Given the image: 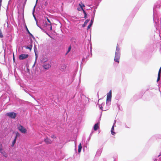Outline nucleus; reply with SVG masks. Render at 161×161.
<instances>
[{"label": "nucleus", "instance_id": "4", "mask_svg": "<svg viewBox=\"0 0 161 161\" xmlns=\"http://www.w3.org/2000/svg\"><path fill=\"white\" fill-rule=\"evenodd\" d=\"M120 53H115V56L114 58V60L116 62L119 63L120 58Z\"/></svg>", "mask_w": 161, "mask_h": 161}, {"label": "nucleus", "instance_id": "22", "mask_svg": "<svg viewBox=\"0 0 161 161\" xmlns=\"http://www.w3.org/2000/svg\"><path fill=\"white\" fill-rule=\"evenodd\" d=\"M50 137L51 138H53V139H57V137L54 134H53V135H52Z\"/></svg>", "mask_w": 161, "mask_h": 161}, {"label": "nucleus", "instance_id": "27", "mask_svg": "<svg viewBox=\"0 0 161 161\" xmlns=\"http://www.w3.org/2000/svg\"><path fill=\"white\" fill-rule=\"evenodd\" d=\"M13 59L14 61V62L15 59L14 55V53H13Z\"/></svg>", "mask_w": 161, "mask_h": 161}, {"label": "nucleus", "instance_id": "19", "mask_svg": "<svg viewBox=\"0 0 161 161\" xmlns=\"http://www.w3.org/2000/svg\"><path fill=\"white\" fill-rule=\"evenodd\" d=\"M20 136V134L19 133L17 132L16 133V136L14 138V139H15L16 140L17 139V138L18 137H19Z\"/></svg>", "mask_w": 161, "mask_h": 161}, {"label": "nucleus", "instance_id": "16", "mask_svg": "<svg viewBox=\"0 0 161 161\" xmlns=\"http://www.w3.org/2000/svg\"><path fill=\"white\" fill-rule=\"evenodd\" d=\"M93 23V21L92 20H91V22L90 23V24L88 25L87 26V30H88L90 28L91 26L92 25Z\"/></svg>", "mask_w": 161, "mask_h": 161}, {"label": "nucleus", "instance_id": "13", "mask_svg": "<svg viewBox=\"0 0 161 161\" xmlns=\"http://www.w3.org/2000/svg\"><path fill=\"white\" fill-rule=\"evenodd\" d=\"M89 19H86V20L84 23V24L82 25V27H84L85 26L87 25V23L89 22Z\"/></svg>", "mask_w": 161, "mask_h": 161}, {"label": "nucleus", "instance_id": "7", "mask_svg": "<svg viewBox=\"0 0 161 161\" xmlns=\"http://www.w3.org/2000/svg\"><path fill=\"white\" fill-rule=\"evenodd\" d=\"M43 67L45 69L47 70L50 68L51 66L49 64H44L42 65Z\"/></svg>", "mask_w": 161, "mask_h": 161}, {"label": "nucleus", "instance_id": "8", "mask_svg": "<svg viewBox=\"0 0 161 161\" xmlns=\"http://www.w3.org/2000/svg\"><path fill=\"white\" fill-rule=\"evenodd\" d=\"M47 19L48 22H49L50 24H47V23H46V25H47V26H50V30L51 31L52 30V29L51 23L49 19H48L47 18Z\"/></svg>", "mask_w": 161, "mask_h": 161}, {"label": "nucleus", "instance_id": "20", "mask_svg": "<svg viewBox=\"0 0 161 161\" xmlns=\"http://www.w3.org/2000/svg\"><path fill=\"white\" fill-rule=\"evenodd\" d=\"M101 152H102V150H100L97 151L96 154H97L98 155H100L101 154Z\"/></svg>", "mask_w": 161, "mask_h": 161}, {"label": "nucleus", "instance_id": "28", "mask_svg": "<svg viewBox=\"0 0 161 161\" xmlns=\"http://www.w3.org/2000/svg\"><path fill=\"white\" fill-rule=\"evenodd\" d=\"M34 48V51H35V53H36V48L35 47ZM35 54H36V53H35Z\"/></svg>", "mask_w": 161, "mask_h": 161}, {"label": "nucleus", "instance_id": "25", "mask_svg": "<svg viewBox=\"0 0 161 161\" xmlns=\"http://www.w3.org/2000/svg\"><path fill=\"white\" fill-rule=\"evenodd\" d=\"M71 49V46H70L68 48V49L67 53V54L70 51Z\"/></svg>", "mask_w": 161, "mask_h": 161}, {"label": "nucleus", "instance_id": "29", "mask_svg": "<svg viewBox=\"0 0 161 161\" xmlns=\"http://www.w3.org/2000/svg\"><path fill=\"white\" fill-rule=\"evenodd\" d=\"M26 1H27V0H26L25 1V2L24 3V6H25V4H26ZM24 6H23V7H24Z\"/></svg>", "mask_w": 161, "mask_h": 161}, {"label": "nucleus", "instance_id": "6", "mask_svg": "<svg viewBox=\"0 0 161 161\" xmlns=\"http://www.w3.org/2000/svg\"><path fill=\"white\" fill-rule=\"evenodd\" d=\"M29 56L27 54H22L19 56V59L20 60H23L27 58Z\"/></svg>", "mask_w": 161, "mask_h": 161}, {"label": "nucleus", "instance_id": "23", "mask_svg": "<svg viewBox=\"0 0 161 161\" xmlns=\"http://www.w3.org/2000/svg\"><path fill=\"white\" fill-rule=\"evenodd\" d=\"M161 76V75H158V78H157V82H158V81H159V80H160V79Z\"/></svg>", "mask_w": 161, "mask_h": 161}, {"label": "nucleus", "instance_id": "9", "mask_svg": "<svg viewBox=\"0 0 161 161\" xmlns=\"http://www.w3.org/2000/svg\"><path fill=\"white\" fill-rule=\"evenodd\" d=\"M99 124L98 123H97L95 124L94 126V130H97L98 128L99 127Z\"/></svg>", "mask_w": 161, "mask_h": 161}, {"label": "nucleus", "instance_id": "10", "mask_svg": "<svg viewBox=\"0 0 161 161\" xmlns=\"http://www.w3.org/2000/svg\"><path fill=\"white\" fill-rule=\"evenodd\" d=\"M114 125L112 126L111 129V133L113 135H114L115 134V133L114 131Z\"/></svg>", "mask_w": 161, "mask_h": 161}, {"label": "nucleus", "instance_id": "31", "mask_svg": "<svg viewBox=\"0 0 161 161\" xmlns=\"http://www.w3.org/2000/svg\"><path fill=\"white\" fill-rule=\"evenodd\" d=\"M161 155V154H160L159 155H158V156H160Z\"/></svg>", "mask_w": 161, "mask_h": 161}, {"label": "nucleus", "instance_id": "1", "mask_svg": "<svg viewBox=\"0 0 161 161\" xmlns=\"http://www.w3.org/2000/svg\"><path fill=\"white\" fill-rule=\"evenodd\" d=\"M6 115L8 116L9 118L12 119H14L17 116V114L13 112L7 113Z\"/></svg>", "mask_w": 161, "mask_h": 161}, {"label": "nucleus", "instance_id": "15", "mask_svg": "<svg viewBox=\"0 0 161 161\" xmlns=\"http://www.w3.org/2000/svg\"><path fill=\"white\" fill-rule=\"evenodd\" d=\"M81 4H82V5H81L79 3V5L80 7L81 8L82 10L83 11V10H84V9H83V7H84L85 6L84 4H82V3H81Z\"/></svg>", "mask_w": 161, "mask_h": 161}, {"label": "nucleus", "instance_id": "3", "mask_svg": "<svg viewBox=\"0 0 161 161\" xmlns=\"http://www.w3.org/2000/svg\"><path fill=\"white\" fill-rule=\"evenodd\" d=\"M112 97V92L111 90H110V91L107 94V102H108L111 101Z\"/></svg>", "mask_w": 161, "mask_h": 161}, {"label": "nucleus", "instance_id": "12", "mask_svg": "<svg viewBox=\"0 0 161 161\" xmlns=\"http://www.w3.org/2000/svg\"><path fill=\"white\" fill-rule=\"evenodd\" d=\"M82 146H81V143H80V144H79L78 146V152L79 153H80L81 152V149H82Z\"/></svg>", "mask_w": 161, "mask_h": 161}, {"label": "nucleus", "instance_id": "18", "mask_svg": "<svg viewBox=\"0 0 161 161\" xmlns=\"http://www.w3.org/2000/svg\"><path fill=\"white\" fill-rule=\"evenodd\" d=\"M16 140L15 139H14L13 141V142L12 143V144H11V146L12 147H14L15 143H16Z\"/></svg>", "mask_w": 161, "mask_h": 161}, {"label": "nucleus", "instance_id": "21", "mask_svg": "<svg viewBox=\"0 0 161 161\" xmlns=\"http://www.w3.org/2000/svg\"><path fill=\"white\" fill-rule=\"evenodd\" d=\"M83 13H84V15H85L84 18L85 19H86L87 18V14H86V12H85V11L84 10H83Z\"/></svg>", "mask_w": 161, "mask_h": 161}, {"label": "nucleus", "instance_id": "24", "mask_svg": "<svg viewBox=\"0 0 161 161\" xmlns=\"http://www.w3.org/2000/svg\"><path fill=\"white\" fill-rule=\"evenodd\" d=\"M3 37V36L2 34V32L1 30H0V38H2Z\"/></svg>", "mask_w": 161, "mask_h": 161}, {"label": "nucleus", "instance_id": "14", "mask_svg": "<svg viewBox=\"0 0 161 161\" xmlns=\"http://www.w3.org/2000/svg\"><path fill=\"white\" fill-rule=\"evenodd\" d=\"M120 48L118 46V45L116 47V51L115 53H120L119 52Z\"/></svg>", "mask_w": 161, "mask_h": 161}, {"label": "nucleus", "instance_id": "26", "mask_svg": "<svg viewBox=\"0 0 161 161\" xmlns=\"http://www.w3.org/2000/svg\"><path fill=\"white\" fill-rule=\"evenodd\" d=\"M26 29H27V31L28 32V33L31 36H32V35L31 34V33L30 32V31H29L28 30L27 28L26 27Z\"/></svg>", "mask_w": 161, "mask_h": 161}, {"label": "nucleus", "instance_id": "5", "mask_svg": "<svg viewBox=\"0 0 161 161\" xmlns=\"http://www.w3.org/2000/svg\"><path fill=\"white\" fill-rule=\"evenodd\" d=\"M44 140L45 143L47 145L51 144L52 143V141L50 139L47 137H46Z\"/></svg>", "mask_w": 161, "mask_h": 161}, {"label": "nucleus", "instance_id": "30", "mask_svg": "<svg viewBox=\"0 0 161 161\" xmlns=\"http://www.w3.org/2000/svg\"><path fill=\"white\" fill-rule=\"evenodd\" d=\"M22 161V160H18V161Z\"/></svg>", "mask_w": 161, "mask_h": 161}, {"label": "nucleus", "instance_id": "11", "mask_svg": "<svg viewBox=\"0 0 161 161\" xmlns=\"http://www.w3.org/2000/svg\"><path fill=\"white\" fill-rule=\"evenodd\" d=\"M38 0H36V4L35 5V6L34 7V8H33V12H32V14H33V15L35 19L36 20V17L34 15V12H35V7H36V3H37V1H38Z\"/></svg>", "mask_w": 161, "mask_h": 161}, {"label": "nucleus", "instance_id": "17", "mask_svg": "<svg viewBox=\"0 0 161 161\" xmlns=\"http://www.w3.org/2000/svg\"><path fill=\"white\" fill-rule=\"evenodd\" d=\"M32 48V45H30L29 46H27L26 47V49H30V51H31Z\"/></svg>", "mask_w": 161, "mask_h": 161}, {"label": "nucleus", "instance_id": "2", "mask_svg": "<svg viewBox=\"0 0 161 161\" xmlns=\"http://www.w3.org/2000/svg\"><path fill=\"white\" fill-rule=\"evenodd\" d=\"M18 128L20 131L23 134L26 133L27 132L26 129L20 124L18 125Z\"/></svg>", "mask_w": 161, "mask_h": 161}]
</instances>
